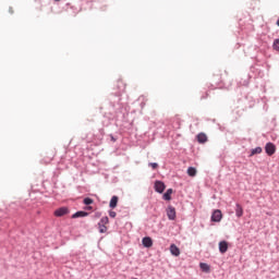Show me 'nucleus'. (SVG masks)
Returning a JSON list of instances; mask_svg holds the SVG:
<instances>
[{
  "label": "nucleus",
  "instance_id": "nucleus-15",
  "mask_svg": "<svg viewBox=\"0 0 279 279\" xmlns=\"http://www.w3.org/2000/svg\"><path fill=\"white\" fill-rule=\"evenodd\" d=\"M170 254H172V256H180V247H178L175 244H171Z\"/></svg>",
  "mask_w": 279,
  "mask_h": 279
},
{
  "label": "nucleus",
  "instance_id": "nucleus-12",
  "mask_svg": "<svg viewBox=\"0 0 279 279\" xmlns=\"http://www.w3.org/2000/svg\"><path fill=\"white\" fill-rule=\"evenodd\" d=\"M89 213L84 210H78L72 215V219H80L84 217H88Z\"/></svg>",
  "mask_w": 279,
  "mask_h": 279
},
{
  "label": "nucleus",
  "instance_id": "nucleus-17",
  "mask_svg": "<svg viewBox=\"0 0 279 279\" xmlns=\"http://www.w3.org/2000/svg\"><path fill=\"white\" fill-rule=\"evenodd\" d=\"M256 154H263V148L260 146L251 149L250 158H252V156H256Z\"/></svg>",
  "mask_w": 279,
  "mask_h": 279
},
{
  "label": "nucleus",
  "instance_id": "nucleus-25",
  "mask_svg": "<svg viewBox=\"0 0 279 279\" xmlns=\"http://www.w3.org/2000/svg\"><path fill=\"white\" fill-rule=\"evenodd\" d=\"M109 217H111V219H114V217H117V211L109 210Z\"/></svg>",
  "mask_w": 279,
  "mask_h": 279
},
{
  "label": "nucleus",
  "instance_id": "nucleus-22",
  "mask_svg": "<svg viewBox=\"0 0 279 279\" xmlns=\"http://www.w3.org/2000/svg\"><path fill=\"white\" fill-rule=\"evenodd\" d=\"M102 226H108V223H110V218H108V216H105L100 219V221L98 222Z\"/></svg>",
  "mask_w": 279,
  "mask_h": 279
},
{
  "label": "nucleus",
  "instance_id": "nucleus-21",
  "mask_svg": "<svg viewBox=\"0 0 279 279\" xmlns=\"http://www.w3.org/2000/svg\"><path fill=\"white\" fill-rule=\"evenodd\" d=\"M83 204H84L85 206H90L92 204H95V201H94L93 198H90V197H85V198L83 199Z\"/></svg>",
  "mask_w": 279,
  "mask_h": 279
},
{
  "label": "nucleus",
  "instance_id": "nucleus-28",
  "mask_svg": "<svg viewBox=\"0 0 279 279\" xmlns=\"http://www.w3.org/2000/svg\"><path fill=\"white\" fill-rule=\"evenodd\" d=\"M201 99H208V92H206L205 95L201 96Z\"/></svg>",
  "mask_w": 279,
  "mask_h": 279
},
{
  "label": "nucleus",
  "instance_id": "nucleus-11",
  "mask_svg": "<svg viewBox=\"0 0 279 279\" xmlns=\"http://www.w3.org/2000/svg\"><path fill=\"white\" fill-rule=\"evenodd\" d=\"M218 247H219L220 254H226V252H228V241L226 240L220 241L218 244Z\"/></svg>",
  "mask_w": 279,
  "mask_h": 279
},
{
  "label": "nucleus",
  "instance_id": "nucleus-18",
  "mask_svg": "<svg viewBox=\"0 0 279 279\" xmlns=\"http://www.w3.org/2000/svg\"><path fill=\"white\" fill-rule=\"evenodd\" d=\"M187 175H190V178H195L197 175V169H195V167H189Z\"/></svg>",
  "mask_w": 279,
  "mask_h": 279
},
{
  "label": "nucleus",
  "instance_id": "nucleus-3",
  "mask_svg": "<svg viewBox=\"0 0 279 279\" xmlns=\"http://www.w3.org/2000/svg\"><path fill=\"white\" fill-rule=\"evenodd\" d=\"M154 189L156 193H159L160 195H162V193H165V189H167V185L165 184V182L157 180L155 181Z\"/></svg>",
  "mask_w": 279,
  "mask_h": 279
},
{
  "label": "nucleus",
  "instance_id": "nucleus-31",
  "mask_svg": "<svg viewBox=\"0 0 279 279\" xmlns=\"http://www.w3.org/2000/svg\"><path fill=\"white\" fill-rule=\"evenodd\" d=\"M65 5H71V3L68 2Z\"/></svg>",
  "mask_w": 279,
  "mask_h": 279
},
{
  "label": "nucleus",
  "instance_id": "nucleus-20",
  "mask_svg": "<svg viewBox=\"0 0 279 279\" xmlns=\"http://www.w3.org/2000/svg\"><path fill=\"white\" fill-rule=\"evenodd\" d=\"M98 232L100 234H106L108 232V227H106V225H101L98 222Z\"/></svg>",
  "mask_w": 279,
  "mask_h": 279
},
{
  "label": "nucleus",
  "instance_id": "nucleus-26",
  "mask_svg": "<svg viewBox=\"0 0 279 279\" xmlns=\"http://www.w3.org/2000/svg\"><path fill=\"white\" fill-rule=\"evenodd\" d=\"M94 217L95 219H99V217H101V211H96Z\"/></svg>",
  "mask_w": 279,
  "mask_h": 279
},
{
  "label": "nucleus",
  "instance_id": "nucleus-13",
  "mask_svg": "<svg viewBox=\"0 0 279 279\" xmlns=\"http://www.w3.org/2000/svg\"><path fill=\"white\" fill-rule=\"evenodd\" d=\"M235 217H238V219L243 217V206L239 203L235 204Z\"/></svg>",
  "mask_w": 279,
  "mask_h": 279
},
{
  "label": "nucleus",
  "instance_id": "nucleus-1",
  "mask_svg": "<svg viewBox=\"0 0 279 279\" xmlns=\"http://www.w3.org/2000/svg\"><path fill=\"white\" fill-rule=\"evenodd\" d=\"M125 93V83L123 80H118L116 88L109 95V101L105 107H100V110H104V117L109 121H112L123 112V105L121 104V96Z\"/></svg>",
  "mask_w": 279,
  "mask_h": 279
},
{
  "label": "nucleus",
  "instance_id": "nucleus-9",
  "mask_svg": "<svg viewBox=\"0 0 279 279\" xmlns=\"http://www.w3.org/2000/svg\"><path fill=\"white\" fill-rule=\"evenodd\" d=\"M196 141L201 145H204L205 143H208V135H206V133H198L196 136Z\"/></svg>",
  "mask_w": 279,
  "mask_h": 279
},
{
  "label": "nucleus",
  "instance_id": "nucleus-24",
  "mask_svg": "<svg viewBox=\"0 0 279 279\" xmlns=\"http://www.w3.org/2000/svg\"><path fill=\"white\" fill-rule=\"evenodd\" d=\"M148 167H151V169L156 171V169H158V162H149Z\"/></svg>",
  "mask_w": 279,
  "mask_h": 279
},
{
  "label": "nucleus",
  "instance_id": "nucleus-27",
  "mask_svg": "<svg viewBox=\"0 0 279 279\" xmlns=\"http://www.w3.org/2000/svg\"><path fill=\"white\" fill-rule=\"evenodd\" d=\"M109 137L112 141V143H117V137H114V135L110 134Z\"/></svg>",
  "mask_w": 279,
  "mask_h": 279
},
{
  "label": "nucleus",
  "instance_id": "nucleus-30",
  "mask_svg": "<svg viewBox=\"0 0 279 279\" xmlns=\"http://www.w3.org/2000/svg\"><path fill=\"white\" fill-rule=\"evenodd\" d=\"M10 14H14V10L12 8L9 9Z\"/></svg>",
  "mask_w": 279,
  "mask_h": 279
},
{
  "label": "nucleus",
  "instance_id": "nucleus-19",
  "mask_svg": "<svg viewBox=\"0 0 279 279\" xmlns=\"http://www.w3.org/2000/svg\"><path fill=\"white\" fill-rule=\"evenodd\" d=\"M62 3H64V2H62V1H53V4H52V7H51V10H52V12H61L60 10L58 11V8H60V5H62Z\"/></svg>",
  "mask_w": 279,
  "mask_h": 279
},
{
  "label": "nucleus",
  "instance_id": "nucleus-8",
  "mask_svg": "<svg viewBox=\"0 0 279 279\" xmlns=\"http://www.w3.org/2000/svg\"><path fill=\"white\" fill-rule=\"evenodd\" d=\"M64 215H69V207H60L54 210V217H64Z\"/></svg>",
  "mask_w": 279,
  "mask_h": 279
},
{
  "label": "nucleus",
  "instance_id": "nucleus-16",
  "mask_svg": "<svg viewBox=\"0 0 279 279\" xmlns=\"http://www.w3.org/2000/svg\"><path fill=\"white\" fill-rule=\"evenodd\" d=\"M199 267H201V271H204V274H210V265L206 263H201Z\"/></svg>",
  "mask_w": 279,
  "mask_h": 279
},
{
  "label": "nucleus",
  "instance_id": "nucleus-7",
  "mask_svg": "<svg viewBox=\"0 0 279 279\" xmlns=\"http://www.w3.org/2000/svg\"><path fill=\"white\" fill-rule=\"evenodd\" d=\"M142 245L143 247H154V240L151 239V236H144L142 239Z\"/></svg>",
  "mask_w": 279,
  "mask_h": 279
},
{
  "label": "nucleus",
  "instance_id": "nucleus-14",
  "mask_svg": "<svg viewBox=\"0 0 279 279\" xmlns=\"http://www.w3.org/2000/svg\"><path fill=\"white\" fill-rule=\"evenodd\" d=\"M171 195H173V189H168L166 193H163L162 199H165V202H171Z\"/></svg>",
  "mask_w": 279,
  "mask_h": 279
},
{
  "label": "nucleus",
  "instance_id": "nucleus-4",
  "mask_svg": "<svg viewBox=\"0 0 279 279\" xmlns=\"http://www.w3.org/2000/svg\"><path fill=\"white\" fill-rule=\"evenodd\" d=\"M166 213L169 221H175V217H177L175 207L169 205L166 209Z\"/></svg>",
  "mask_w": 279,
  "mask_h": 279
},
{
  "label": "nucleus",
  "instance_id": "nucleus-23",
  "mask_svg": "<svg viewBox=\"0 0 279 279\" xmlns=\"http://www.w3.org/2000/svg\"><path fill=\"white\" fill-rule=\"evenodd\" d=\"M272 48L275 51H279V38L274 40Z\"/></svg>",
  "mask_w": 279,
  "mask_h": 279
},
{
  "label": "nucleus",
  "instance_id": "nucleus-5",
  "mask_svg": "<svg viewBox=\"0 0 279 279\" xmlns=\"http://www.w3.org/2000/svg\"><path fill=\"white\" fill-rule=\"evenodd\" d=\"M221 219H223V214H221V210L220 209L214 210L211 214V221L214 223H219V221H221Z\"/></svg>",
  "mask_w": 279,
  "mask_h": 279
},
{
  "label": "nucleus",
  "instance_id": "nucleus-6",
  "mask_svg": "<svg viewBox=\"0 0 279 279\" xmlns=\"http://www.w3.org/2000/svg\"><path fill=\"white\" fill-rule=\"evenodd\" d=\"M265 151L267 156H274L276 154V144L268 142L265 146Z\"/></svg>",
  "mask_w": 279,
  "mask_h": 279
},
{
  "label": "nucleus",
  "instance_id": "nucleus-29",
  "mask_svg": "<svg viewBox=\"0 0 279 279\" xmlns=\"http://www.w3.org/2000/svg\"><path fill=\"white\" fill-rule=\"evenodd\" d=\"M84 210H93V206L86 205V207H84Z\"/></svg>",
  "mask_w": 279,
  "mask_h": 279
},
{
  "label": "nucleus",
  "instance_id": "nucleus-10",
  "mask_svg": "<svg viewBox=\"0 0 279 279\" xmlns=\"http://www.w3.org/2000/svg\"><path fill=\"white\" fill-rule=\"evenodd\" d=\"M118 205H119V196L113 195L109 202V208H111V210H114V208H117Z\"/></svg>",
  "mask_w": 279,
  "mask_h": 279
},
{
  "label": "nucleus",
  "instance_id": "nucleus-2",
  "mask_svg": "<svg viewBox=\"0 0 279 279\" xmlns=\"http://www.w3.org/2000/svg\"><path fill=\"white\" fill-rule=\"evenodd\" d=\"M210 86L211 88H221V74H214L210 77Z\"/></svg>",
  "mask_w": 279,
  "mask_h": 279
}]
</instances>
